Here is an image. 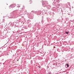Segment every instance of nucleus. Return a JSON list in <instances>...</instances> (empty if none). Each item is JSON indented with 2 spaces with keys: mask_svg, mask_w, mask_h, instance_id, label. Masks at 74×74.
Here are the masks:
<instances>
[{
  "mask_svg": "<svg viewBox=\"0 0 74 74\" xmlns=\"http://www.w3.org/2000/svg\"><path fill=\"white\" fill-rule=\"evenodd\" d=\"M47 2L46 1H45L44 2V5H45L46 4H47Z\"/></svg>",
  "mask_w": 74,
  "mask_h": 74,
  "instance_id": "1",
  "label": "nucleus"
},
{
  "mask_svg": "<svg viewBox=\"0 0 74 74\" xmlns=\"http://www.w3.org/2000/svg\"><path fill=\"white\" fill-rule=\"evenodd\" d=\"M66 66H67V67H69V64H66Z\"/></svg>",
  "mask_w": 74,
  "mask_h": 74,
  "instance_id": "2",
  "label": "nucleus"
},
{
  "mask_svg": "<svg viewBox=\"0 0 74 74\" xmlns=\"http://www.w3.org/2000/svg\"><path fill=\"white\" fill-rule=\"evenodd\" d=\"M65 33L67 34H68L69 33V32H65Z\"/></svg>",
  "mask_w": 74,
  "mask_h": 74,
  "instance_id": "3",
  "label": "nucleus"
}]
</instances>
